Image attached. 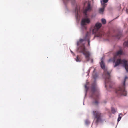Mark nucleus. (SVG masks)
<instances>
[{"mask_svg": "<svg viewBox=\"0 0 128 128\" xmlns=\"http://www.w3.org/2000/svg\"><path fill=\"white\" fill-rule=\"evenodd\" d=\"M89 33L88 32H87L86 34V37H87V38L85 39V40H86L88 41V44L89 46H90V41L89 40Z\"/></svg>", "mask_w": 128, "mask_h": 128, "instance_id": "nucleus-11", "label": "nucleus"}, {"mask_svg": "<svg viewBox=\"0 0 128 128\" xmlns=\"http://www.w3.org/2000/svg\"><path fill=\"white\" fill-rule=\"evenodd\" d=\"M71 52H72L73 53V52H72V51H71Z\"/></svg>", "mask_w": 128, "mask_h": 128, "instance_id": "nucleus-28", "label": "nucleus"}, {"mask_svg": "<svg viewBox=\"0 0 128 128\" xmlns=\"http://www.w3.org/2000/svg\"><path fill=\"white\" fill-rule=\"evenodd\" d=\"M122 36L121 34L120 33L118 34H117L115 36L116 37L117 39H119Z\"/></svg>", "mask_w": 128, "mask_h": 128, "instance_id": "nucleus-14", "label": "nucleus"}, {"mask_svg": "<svg viewBox=\"0 0 128 128\" xmlns=\"http://www.w3.org/2000/svg\"><path fill=\"white\" fill-rule=\"evenodd\" d=\"M96 77H95L94 75H93V77L94 78H96V77L97 76V75L96 74Z\"/></svg>", "mask_w": 128, "mask_h": 128, "instance_id": "nucleus-24", "label": "nucleus"}, {"mask_svg": "<svg viewBox=\"0 0 128 128\" xmlns=\"http://www.w3.org/2000/svg\"><path fill=\"white\" fill-rule=\"evenodd\" d=\"M102 22L103 24H105L106 23V20L105 19L102 18Z\"/></svg>", "mask_w": 128, "mask_h": 128, "instance_id": "nucleus-19", "label": "nucleus"}, {"mask_svg": "<svg viewBox=\"0 0 128 128\" xmlns=\"http://www.w3.org/2000/svg\"><path fill=\"white\" fill-rule=\"evenodd\" d=\"M103 2V4L102 3V1H101V2L102 5L104 7V6H106V4H105V3H107L108 2V0H102Z\"/></svg>", "mask_w": 128, "mask_h": 128, "instance_id": "nucleus-12", "label": "nucleus"}, {"mask_svg": "<svg viewBox=\"0 0 128 128\" xmlns=\"http://www.w3.org/2000/svg\"><path fill=\"white\" fill-rule=\"evenodd\" d=\"M90 22V20L87 18H85L82 20L81 24L82 26H84L86 24H88Z\"/></svg>", "mask_w": 128, "mask_h": 128, "instance_id": "nucleus-9", "label": "nucleus"}, {"mask_svg": "<svg viewBox=\"0 0 128 128\" xmlns=\"http://www.w3.org/2000/svg\"><path fill=\"white\" fill-rule=\"evenodd\" d=\"M88 83H86L84 85V87L86 90V92L87 91L88 89V87L87 86L88 85Z\"/></svg>", "mask_w": 128, "mask_h": 128, "instance_id": "nucleus-16", "label": "nucleus"}, {"mask_svg": "<svg viewBox=\"0 0 128 128\" xmlns=\"http://www.w3.org/2000/svg\"><path fill=\"white\" fill-rule=\"evenodd\" d=\"M93 112H95L94 111Z\"/></svg>", "mask_w": 128, "mask_h": 128, "instance_id": "nucleus-27", "label": "nucleus"}, {"mask_svg": "<svg viewBox=\"0 0 128 128\" xmlns=\"http://www.w3.org/2000/svg\"><path fill=\"white\" fill-rule=\"evenodd\" d=\"M122 64L123 65L126 71L128 72V64L127 61L125 60H121L120 59H117L115 63L114 67H116L118 66L120 64Z\"/></svg>", "mask_w": 128, "mask_h": 128, "instance_id": "nucleus-6", "label": "nucleus"}, {"mask_svg": "<svg viewBox=\"0 0 128 128\" xmlns=\"http://www.w3.org/2000/svg\"><path fill=\"white\" fill-rule=\"evenodd\" d=\"M81 59L78 56H76V60L77 62H80L81 61Z\"/></svg>", "mask_w": 128, "mask_h": 128, "instance_id": "nucleus-15", "label": "nucleus"}, {"mask_svg": "<svg viewBox=\"0 0 128 128\" xmlns=\"http://www.w3.org/2000/svg\"><path fill=\"white\" fill-rule=\"evenodd\" d=\"M110 87H111V86L110 85Z\"/></svg>", "mask_w": 128, "mask_h": 128, "instance_id": "nucleus-26", "label": "nucleus"}, {"mask_svg": "<svg viewBox=\"0 0 128 128\" xmlns=\"http://www.w3.org/2000/svg\"><path fill=\"white\" fill-rule=\"evenodd\" d=\"M93 114L95 123L97 124H98L99 122H102V116L100 112H93Z\"/></svg>", "mask_w": 128, "mask_h": 128, "instance_id": "nucleus-7", "label": "nucleus"}, {"mask_svg": "<svg viewBox=\"0 0 128 128\" xmlns=\"http://www.w3.org/2000/svg\"><path fill=\"white\" fill-rule=\"evenodd\" d=\"M92 9L90 3L89 2H88L87 7H86V9L84 10L83 12L85 16V17H88L86 14L87 12H90L91 11Z\"/></svg>", "mask_w": 128, "mask_h": 128, "instance_id": "nucleus-8", "label": "nucleus"}, {"mask_svg": "<svg viewBox=\"0 0 128 128\" xmlns=\"http://www.w3.org/2000/svg\"><path fill=\"white\" fill-rule=\"evenodd\" d=\"M76 11L77 12V13L78 12V8H76Z\"/></svg>", "mask_w": 128, "mask_h": 128, "instance_id": "nucleus-23", "label": "nucleus"}, {"mask_svg": "<svg viewBox=\"0 0 128 128\" xmlns=\"http://www.w3.org/2000/svg\"><path fill=\"white\" fill-rule=\"evenodd\" d=\"M86 38H87V37H86V35L84 39H80V42H82L84 40H85V39Z\"/></svg>", "mask_w": 128, "mask_h": 128, "instance_id": "nucleus-20", "label": "nucleus"}, {"mask_svg": "<svg viewBox=\"0 0 128 128\" xmlns=\"http://www.w3.org/2000/svg\"><path fill=\"white\" fill-rule=\"evenodd\" d=\"M111 109L112 112H116V111L115 109L114 108H112Z\"/></svg>", "mask_w": 128, "mask_h": 128, "instance_id": "nucleus-22", "label": "nucleus"}, {"mask_svg": "<svg viewBox=\"0 0 128 128\" xmlns=\"http://www.w3.org/2000/svg\"><path fill=\"white\" fill-rule=\"evenodd\" d=\"M102 26L100 23H97L96 24L94 28L92 30L93 34L96 33V36L98 37H100L104 35V32H98V29Z\"/></svg>", "mask_w": 128, "mask_h": 128, "instance_id": "nucleus-5", "label": "nucleus"}, {"mask_svg": "<svg viewBox=\"0 0 128 128\" xmlns=\"http://www.w3.org/2000/svg\"><path fill=\"white\" fill-rule=\"evenodd\" d=\"M127 12H128V10H127Z\"/></svg>", "mask_w": 128, "mask_h": 128, "instance_id": "nucleus-25", "label": "nucleus"}, {"mask_svg": "<svg viewBox=\"0 0 128 128\" xmlns=\"http://www.w3.org/2000/svg\"><path fill=\"white\" fill-rule=\"evenodd\" d=\"M122 116V113H120L119 114L118 117V122L121 120Z\"/></svg>", "mask_w": 128, "mask_h": 128, "instance_id": "nucleus-13", "label": "nucleus"}, {"mask_svg": "<svg viewBox=\"0 0 128 128\" xmlns=\"http://www.w3.org/2000/svg\"><path fill=\"white\" fill-rule=\"evenodd\" d=\"M85 124H88L90 123V121L88 120H86L85 121Z\"/></svg>", "mask_w": 128, "mask_h": 128, "instance_id": "nucleus-21", "label": "nucleus"}, {"mask_svg": "<svg viewBox=\"0 0 128 128\" xmlns=\"http://www.w3.org/2000/svg\"><path fill=\"white\" fill-rule=\"evenodd\" d=\"M106 6H104V7L103 6V8H100L99 10L100 12V13L103 12L104 10V8Z\"/></svg>", "mask_w": 128, "mask_h": 128, "instance_id": "nucleus-18", "label": "nucleus"}, {"mask_svg": "<svg viewBox=\"0 0 128 128\" xmlns=\"http://www.w3.org/2000/svg\"><path fill=\"white\" fill-rule=\"evenodd\" d=\"M91 90L92 92V96L94 98L95 101L92 102V104L96 105H98L99 104V94L98 89L97 87L96 83L94 82L92 86Z\"/></svg>", "mask_w": 128, "mask_h": 128, "instance_id": "nucleus-1", "label": "nucleus"}, {"mask_svg": "<svg viewBox=\"0 0 128 128\" xmlns=\"http://www.w3.org/2000/svg\"><path fill=\"white\" fill-rule=\"evenodd\" d=\"M126 78L127 77H125L122 84L116 89V92L118 94L124 96L126 95V92L125 89V84Z\"/></svg>", "mask_w": 128, "mask_h": 128, "instance_id": "nucleus-3", "label": "nucleus"}, {"mask_svg": "<svg viewBox=\"0 0 128 128\" xmlns=\"http://www.w3.org/2000/svg\"><path fill=\"white\" fill-rule=\"evenodd\" d=\"M78 50L79 52L82 53L85 56V58L87 61H88L89 60L90 53L88 51L86 50L85 48L84 45L78 48Z\"/></svg>", "mask_w": 128, "mask_h": 128, "instance_id": "nucleus-4", "label": "nucleus"}, {"mask_svg": "<svg viewBox=\"0 0 128 128\" xmlns=\"http://www.w3.org/2000/svg\"><path fill=\"white\" fill-rule=\"evenodd\" d=\"M100 66L104 70L103 76L105 79V87H106L107 84H109L111 83L110 79V72H108L107 69H105L104 63L103 61L102 60L100 62Z\"/></svg>", "mask_w": 128, "mask_h": 128, "instance_id": "nucleus-2", "label": "nucleus"}, {"mask_svg": "<svg viewBox=\"0 0 128 128\" xmlns=\"http://www.w3.org/2000/svg\"><path fill=\"white\" fill-rule=\"evenodd\" d=\"M122 52L121 50H119L114 55V58H116L118 56H120L122 54Z\"/></svg>", "mask_w": 128, "mask_h": 128, "instance_id": "nucleus-10", "label": "nucleus"}, {"mask_svg": "<svg viewBox=\"0 0 128 128\" xmlns=\"http://www.w3.org/2000/svg\"><path fill=\"white\" fill-rule=\"evenodd\" d=\"M66 4L69 1L71 0L73 2H75V0H62Z\"/></svg>", "mask_w": 128, "mask_h": 128, "instance_id": "nucleus-17", "label": "nucleus"}]
</instances>
